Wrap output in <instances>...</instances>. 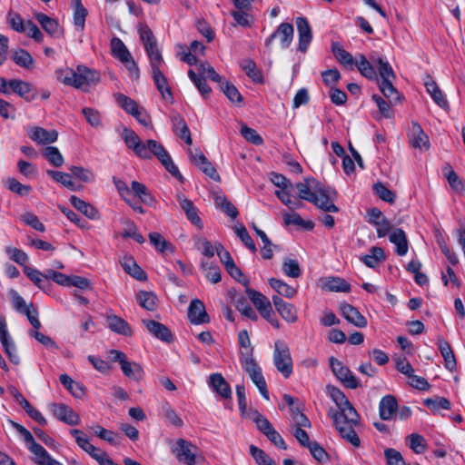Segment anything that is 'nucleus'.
Here are the masks:
<instances>
[{
  "instance_id": "obj_9",
  "label": "nucleus",
  "mask_w": 465,
  "mask_h": 465,
  "mask_svg": "<svg viewBox=\"0 0 465 465\" xmlns=\"http://www.w3.org/2000/svg\"><path fill=\"white\" fill-rule=\"evenodd\" d=\"M330 367L336 376L347 388L349 389H356L360 386V383L357 378L353 375V373L350 371L348 367H346L341 361L337 360L334 357H331L330 360Z\"/></svg>"
},
{
  "instance_id": "obj_59",
  "label": "nucleus",
  "mask_w": 465,
  "mask_h": 465,
  "mask_svg": "<svg viewBox=\"0 0 465 465\" xmlns=\"http://www.w3.org/2000/svg\"><path fill=\"white\" fill-rule=\"evenodd\" d=\"M132 191L139 197L144 203H150L153 198L148 191L147 187L137 181H133L131 183Z\"/></svg>"
},
{
  "instance_id": "obj_43",
  "label": "nucleus",
  "mask_w": 465,
  "mask_h": 465,
  "mask_svg": "<svg viewBox=\"0 0 465 465\" xmlns=\"http://www.w3.org/2000/svg\"><path fill=\"white\" fill-rule=\"evenodd\" d=\"M269 283H270V286L279 294V295H282V296H284L286 298H292L295 296L296 294V290L287 284L286 282L281 281V280H278V279H275V278H271L269 280Z\"/></svg>"
},
{
  "instance_id": "obj_47",
  "label": "nucleus",
  "mask_w": 465,
  "mask_h": 465,
  "mask_svg": "<svg viewBox=\"0 0 465 465\" xmlns=\"http://www.w3.org/2000/svg\"><path fill=\"white\" fill-rule=\"evenodd\" d=\"M246 294L259 312L271 303L270 300L265 295L253 289L247 288Z\"/></svg>"
},
{
  "instance_id": "obj_25",
  "label": "nucleus",
  "mask_w": 465,
  "mask_h": 465,
  "mask_svg": "<svg viewBox=\"0 0 465 465\" xmlns=\"http://www.w3.org/2000/svg\"><path fill=\"white\" fill-rule=\"evenodd\" d=\"M173 130L176 135L185 142L186 144L191 145L193 143L191 132L184 119L175 114L172 117Z\"/></svg>"
},
{
  "instance_id": "obj_60",
  "label": "nucleus",
  "mask_w": 465,
  "mask_h": 465,
  "mask_svg": "<svg viewBox=\"0 0 465 465\" xmlns=\"http://www.w3.org/2000/svg\"><path fill=\"white\" fill-rule=\"evenodd\" d=\"M94 433L97 437L114 446L120 444V436L112 430L103 428L102 426H96Z\"/></svg>"
},
{
  "instance_id": "obj_8",
  "label": "nucleus",
  "mask_w": 465,
  "mask_h": 465,
  "mask_svg": "<svg viewBox=\"0 0 465 465\" xmlns=\"http://www.w3.org/2000/svg\"><path fill=\"white\" fill-rule=\"evenodd\" d=\"M96 80V74L86 67H77L76 71H68L63 83L67 85L74 86L75 88H83L89 83Z\"/></svg>"
},
{
  "instance_id": "obj_5",
  "label": "nucleus",
  "mask_w": 465,
  "mask_h": 465,
  "mask_svg": "<svg viewBox=\"0 0 465 465\" xmlns=\"http://www.w3.org/2000/svg\"><path fill=\"white\" fill-rule=\"evenodd\" d=\"M244 371L249 375L252 381L256 385L260 393L265 400H269V391L261 367L257 364L251 354L245 353L242 361L240 362Z\"/></svg>"
},
{
  "instance_id": "obj_41",
  "label": "nucleus",
  "mask_w": 465,
  "mask_h": 465,
  "mask_svg": "<svg viewBox=\"0 0 465 465\" xmlns=\"http://www.w3.org/2000/svg\"><path fill=\"white\" fill-rule=\"evenodd\" d=\"M121 370L126 377L134 381H140L143 377V368L139 363L134 361H129L127 360L122 364Z\"/></svg>"
},
{
  "instance_id": "obj_29",
  "label": "nucleus",
  "mask_w": 465,
  "mask_h": 465,
  "mask_svg": "<svg viewBox=\"0 0 465 465\" xmlns=\"http://www.w3.org/2000/svg\"><path fill=\"white\" fill-rule=\"evenodd\" d=\"M70 203L77 211H79L80 213L84 214L89 219H91V220L99 219L98 210L96 208H94L93 205H91L90 203L80 199L79 197H77L75 195H72L70 197Z\"/></svg>"
},
{
  "instance_id": "obj_53",
  "label": "nucleus",
  "mask_w": 465,
  "mask_h": 465,
  "mask_svg": "<svg viewBox=\"0 0 465 465\" xmlns=\"http://www.w3.org/2000/svg\"><path fill=\"white\" fill-rule=\"evenodd\" d=\"M201 269L204 272L206 279L212 283H217L221 281L222 275L218 266L209 264L207 262H202Z\"/></svg>"
},
{
  "instance_id": "obj_45",
  "label": "nucleus",
  "mask_w": 465,
  "mask_h": 465,
  "mask_svg": "<svg viewBox=\"0 0 465 465\" xmlns=\"http://www.w3.org/2000/svg\"><path fill=\"white\" fill-rule=\"evenodd\" d=\"M145 52L150 61L151 71L161 69L164 62L158 45L147 47Z\"/></svg>"
},
{
  "instance_id": "obj_2",
  "label": "nucleus",
  "mask_w": 465,
  "mask_h": 465,
  "mask_svg": "<svg viewBox=\"0 0 465 465\" xmlns=\"http://www.w3.org/2000/svg\"><path fill=\"white\" fill-rule=\"evenodd\" d=\"M292 188L297 191L300 200L308 201L328 213L339 211L331 202V189L324 187L314 178H305L303 182L295 183Z\"/></svg>"
},
{
  "instance_id": "obj_7",
  "label": "nucleus",
  "mask_w": 465,
  "mask_h": 465,
  "mask_svg": "<svg viewBox=\"0 0 465 465\" xmlns=\"http://www.w3.org/2000/svg\"><path fill=\"white\" fill-rule=\"evenodd\" d=\"M111 49L113 55L122 63L125 64L129 71L134 73L136 77H138L139 68L124 42L118 37L112 38Z\"/></svg>"
},
{
  "instance_id": "obj_12",
  "label": "nucleus",
  "mask_w": 465,
  "mask_h": 465,
  "mask_svg": "<svg viewBox=\"0 0 465 465\" xmlns=\"http://www.w3.org/2000/svg\"><path fill=\"white\" fill-rule=\"evenodd\" d=\"M299 44L298 50L302 53H306L308 47L312 40V31L308 20L303 16H299L295 20Z\"/></svg>"
},
{
  "instance_id": "obj_26",
  "label": "nucleus",
  "mask_w": 465,
  "mask_h": 465,
  "mask_svg": "<svg viewBox=\"0 0 465 465\" xmlns=\"http://www.w3.org/2000/svg\"><path fill=\"white\" fill-rule=\"evenodd\" d=\"M108 328L118 334L131 336L132 329L128 322L116 315H109L106 318Z\"/></svg>"
},
{
  "instance_id": "obj_51",
  "label": "nucleus",
  "mask_w": 465,
  "mask_h": 465,
  "mask_svg": "<svg viewBox=\"0 0 465 465\" xmlns=\"http://www.w3.org/2000/svg\"><path fill=\"white\" fill-rule=\"evenodd\" d=\"M141 41L143 43L144 49L157 45L156 38L153 31L145 24L140 25L138 29Z\"/></svg>"
},
{
  "instance_id": "obj_38",
  "label": "nucleus",
  "mask_w": 465,
  "mask_h": 465,
  "mask_svg": "<svg viewBox=\"0 0 465 465\" xmlns=\"http://www.w3.org/2000/svg\"><path fill=\"white\" fill-rule=\"evenodd\" d=\"M215 205L224 212L232 219H235L238 215L237 208L227 199L223 193L214 195Z\"/></svg>"
},
{
  "instance_id": "obj_17",
  "label": "nucleus",
  "mask_w": 465,
  "mask_h": 465,
  "mask_svg": "<svg viewBox=\"0 0 465 465\" xmlns=\"http://www.w3.org/2000/svg\"><path fill=\"white\" fill-rule=\"evenodd\" d=\"M188 318L193 324L209 322L210 319L202 301L195 299L191 302L188 308Z\"/></svg>"
},
{
  "instance_id": "obj_40",
  "label": "nucleus",
  "mask_w": 465,
  "mask_h": 465,
  "mask_svg": "<svg viewBox=\"0 0 465 465\" xmlns=\"http://www.w3.org/2000/svg\"><path fill=\"white\" fill-rule=\"evenodd\" d=\"M59 381L63 384V386L65 387L72 393L74 397L79 399L84 397V387L80 383L74 381L69 375L61 374L59 377Z\"/></svg>"
},
{
  "instance_id": "obj_50",
  "label": "nucleus",
  "mask_w": 465,
  "mask_h": 465,
  "mask_svg": "<svg viewBox=\"0 0 465 465\" xmlns=\"http://www.w3.org/2000/svg\"><path fill=\"white\" fill-rule=\"evenodd\" d=\"M149 240L158 252L162 253H164L167 251H170L171 252H173L172 244L168 242L159 232H151L149 234Z\"/></svg>"
},
{
  "instance_id": "obj_46",
  "label": "nucleus",
  "mask_w": 465,
  "mask_h": 465,
  "mask_svg": "<svg viewBox=\"0 0 465 465\" xmlns=\"http://www.w3.org/2000/svg\"><path fill=\"white\" fill-rule=\"evenodd\" d=\"M140 306L147 311H153L156 308V296L152 292L141 291L136 296Z\"/></svg>"
},
{
  "instance_id": "obj_36",
  "label": "nucleus",
  "mask_w": 465,
  "mask_h": 465,
  "mask_svg": "<svg viewBox=\"0 0 465 465\" xmlns=\"http://www.w3.org/2000/svg\"><path fill=\"white\" fill-rule=\"evenodd\" d=\"M355 66H357L361 74L367 79L372 80L377 78V73L374 66L365 57V55L360 54L356 56Z\"/></svg>"
},
{
  "instance_id": "obj_6",
  "label": "nucleus",
  "mask_w": 465,
  "mask_h": 465,
  "mask_svg": "<svg viewBox=\"0 0 465 465\" xmlns=\"http://www.w3.org/2000/svg\"><path fill=\"white\" fill-rule=\"evenodd\" d=\"M327 391L331 400L335 402L340 415L346 416L352 421L357 418V411L348 401L344 393L334 386H327Z\"/></svg>"
},
{
  "instance_id": "obj_14",
  "label": "nucleus",
  "mask_w": 465,
  "mask_h": 465,
  "mask_svg": "<svg viewBox=\"0 0 465 465\" xmlns=\"http://www.w3.org/2000/svg\"><path fill=\"white\" fill-rule=\"evenodd\" d=\"M9 88L20 97L25 99L26 102H32L36 99L38 92L35 88L28 82L11 79L9 80Z\"/></svg>"
},
{
  "instance_id": "obj_57",
  "label": "nucleus",
  "mask_w": 465,
  "mask_h": 465,
  "mask_svg": "<svg viewBox=\"0 0 465 465\" xmlns=\"http://www.w3.org/2000/svg\"><path fill=\"white\" fill-rule=\"evenodd\" d=\"M284 222L286 225H298L306 230H312L314 226V223L312 221H304L298 213H285L283 215Z\"/></svg>"
},
{
  "instance_id": "obj_22",
  "label": "nucleus",
  "mask_w": 465,
  "mask_h": 465,
  "mask_svg": "<svg viewBox=\"0 0 465 465\" xmlns=\"http://www.w3.org/2000/svg\"><path fill=\"white\" fill-rule=\"evenodd\" d=\"M321 287L329 292H349L351 285L340 277H326L321 280Z\"/></svg>"
},
{
  "instance_id": "obj_23",
  "label": "nucleus",
  "mask_w": 465,
  "mask_h": 465,
  "mask_svg": "<svg viewBox=\"0 0 465 465\" xmlns=\"http://www.w3.org/2000/svg\"><path fill=\"white\" fill-rule=\"evenodd\" d=\"M424 85L427 92L430 94L433 101L441 108L446 109L449 106L448 101L446 100L443 93L439 88L436 82L430 76L427 75Z\"/></svg>"
},
{
  "instance_id": "obj_55",
  "label": "nucleus",
  "mask_w": 465,
  "mask_h": 465,
  "mask_svg": "<svg viewBox=\"0 0 465 465\" xmlns=\"http://www.w3.org/2000/svg\"><path fill=\"white\" fill-rule=\"evenodd\" d=\"M6 21L9 26L18 33L25 32V23L21 15L12 10H9L6 15Z\"/></svg>"
},
{
  "instance_id": "obj_63",
  "label": "nucleus",
  "mask_w": 465,
  "mask_h": 465,
  "mask_svg": "<svg viewBox=\"0 0 465 465\" xmlns=\"http://www.w3.org/2000/svg\"><path fill=\"white\" fill-rule=\"evenodd\" d=\"M425 406H427L432 411H439L440 409L450 410V402L444 397H436L435 399H426L424 401Z\"/></svg>"
},
{
  "instance_id": "obj_11",
  "label": "nucleus",
  "mask_w": 465,
  "mask_h": 465,
  "mask_svg": "<svg viewBox=\"0 0 465 465\" xmlns=\"http://www.w3.org/2000/svg\"><path fill=\"white\" fill-rule=\"evenodd\" d=\"M294 29L289 23H282L277 29L265 40V46L271 49L272 42L275 38L280 41L282 49H287L293 39Z\"/></svg>"
},
{
  "instance_id": "obj_64",
  "label": "nucleus",
  "mask_w": 465,
  "mask_h": 465,
  "mask_svg": "<svg viewBox=\"0 0 465 465\" xmlns=\"http://www.w3.org/2000/svg\"><path fill=\"white\" fill-rule=\"evenodd\" d=\"M250 452L259 465H276V463L262 450L254 445L250 446Z\"/></svg>"
},
{
  "instance_id": "obj_10",
  "label": "nucleus",
  "mask_w": 465,
  "mask_h": 465,
  "mask_svg": "<svg viewBox=\"0 0 465 465\" xmlns=\"http://www.w3.org/2000/svg\"><path fill=\"white\" fill-rule=\"evenodd\" d=\"M198 448L183 439H178L176 445L173 449L178 461L186 465H194L196 463V451Z\"/></svg>"
},
{
  "instance_id": "obj_31",
  "label": "nucleus",
  "mask_w": 465,
  "mask_h": 465,
  "mask_svg": "<svg viewBox=\"0 0 465 465\" xmlns=\"http://www.w3.org/2000/svg\"><path fill=\"white\" fill-rule=\"evenodd\" d=\"M35 18L41 25L43 29L51 36L57 37L60 35V26L58 22L43 13L35 15Z\"/></svg>"
},
{
  "instance_id": "obj_33",
  "label": "nucleus",
  "mask_w": 465,
  "mask_h": 465,
  "mask_svg": "<svg viewBox=\"0 0 465 465\" xmlns=\"http://www.w3.org/2000/svg\"><path fill=\"white\" fill-rule=\"evenodd\" d=\"M13 62L18 66L26 70H33L35 65V61L28 51L19 48L14 51L12 54Z\"/></svg>"
},
{
  "instance_id": "obj_58",
  "label": "nucleus",
  "mask_w": 465,
  "mask_h": 465,
  "mask_svg": "<svg viewBox=\"0 0 465 465\" xmlns=\"http://www.w3.org/2000/svg\"><path fill=\"white\" fill-rule=\"evenodd\" d=\"M116 101L127 114L134 115L139 111L136 102L124 94H118Z\"/></svg>"
},
{
  "instance_id": "obj_48",
  "label": "nucleus",
  "mask_w": 465,
  "mask_h": 465,
  "mask_svg": "<svg viewBox=\"0 0 465 465\" xmlns=\"http://www.w3.org/2000/svg\"><path fill=\"white\" fill-rule=\"evenodd\" d=\"M43 155L54 167H60L64 163V157L57 147L47 146L43 151Z\"/></svg>"
},
{
  "instance_id": "obj_49",
  "label": "nucleus",
  "mask_w": 465,
  "mask_h": 465,
  "mask_svg": "<svg viewBox=\"0 0 465 465\" xmlns=\"http://www.w3.org/2000/svg\"><path fill=\"white\" fill-rule=\"evenodd\" d=\"M220 89L232 103L241 104L242 102V94L232 84L223 82L220 85Z\"/></svg>"
},
{
  "instance_id": "obj_42",
  "label": "nucleus",
  "mask_w": 465,
  "mask_h": 465,
  "mask_svg": "<svg viewBox=\"0 0 465 465\" xmlns=\"http://www.w3.org/2000/svg\"><path fill=\"white\" fill-rule=\"evenodd\" d=\"M411 142L412 146L415 148H428L429 137L422 131L420 125L417 123L412 124V137Z\"/></svg>"
},
{
  "instance_id": "obj_15",
  "label": "nucleus",
  "mask_w": 465,
  "mask_h": 465,
  "mask_svg": "<svg viewBox=\"0 0 465 465\" xmlns=\"http://www.w3.org/2000/svg\"><path fill=\"white\" fill-rule=\"evenodd\" d=\"M272 302L276 311L283 320L289 323H294L297 322L298 312L296 308L292 303L284 302L278 295L272 296Z\"/></svg>"
},
{
  "instance_id": "obj_27",
  "label": "nucleus",
  "mask_w": 465,
  "mask_h": 465,
  "mask_svg": "<svg viewBox=\"0 0 465 465\" xmlns=\"http://www.w3.org/2000/svg\"><path fill=\"white\" fill-rule=\"evenodd\" d=\"M331 52L340 64L349 70H353L356 59L353 58L351 53L344 50L338 43H332Z\"/></svg>"
},
{
  "instance_id": "obj_24",
  "label": "nucleus",
  "mask_w": 465,
  "mask_h": 465,
  "mask_svg": "<svg viewBox=\"0 0 465 465\" xmlns=\"http://www.w3.org/2000/svg\"><path fill=\"white\" fill-rule=\"evenodd\" d=\"M209 379L211 387L217 394L223 399H230L232 397L231 387L221 373H213Z\"/></svg>"
},
{
  "instance_id": "obj_62",
  "label": "nucleus",
  "mask_w": 465,
  "mask_h": 465,
  "mask_svg": "<svg viewBox=\"0 0 465 465\" xmlns=\"http://www.w3.org/2000/svg\"><path fill=\"white\" fill-rule=\"evenodd\" d=\"M410 448L417 454L423 453L426 449V440L423 436L412 433L408 437Z\"/></svg>"
},
{
  "instance_id": "obj_4",
  "label": "nucleus",
  "mask_w": 465,
  "mask_h": 465,
  "mask_svg": "<svg viewBox=\"0 0 465 465\" xmlns=\"http://www.w3.org/2000/svg\"><path fill=\"white\" fill-rule=\"evenodd\" d=\"M273 363L284 378H289L292 373V359L290 348L284 341L277 340L274 342Z\"/></svg>"
},
{
  "instance_id": "obj_37",
  "label": "nucleus",
  "mask_w": 465,
  "mask_h": 465,
  "mask_svg": "<svg viewBox=\"0 0 465 465\" xmlns=\"http://www.w3.org/2000/svg\"><path fill=\"white\" fill-rule=\"evenodd\" d=\"M393 80L381 81L379 88L384 97L389 100L391 104H395L401 101V96L393 86Z\"/></svg>"
},
{
  "instance_id": "obj_52",
  "label": "nucleus",
  "mask_w": 465,
  "mask_h": 465,
  "mask_svg": "<svg viewBox=\"0 0 465 465\" xmlns=\"http://www.w3.org/2000/svg\"><path fill=\"white\" fill-rule=\"evenodd\" d=\"M234 232L236 235L240 238L242 243L252 252H255L257 251L254 242L247 232L245 226L243 224H237L234 226Z\"/></svg>"
},
{
  "instance_id": "obj_39",
  "label": "nucleus",
  "mask_w": 465,
  "mask_h": 465,
  "mask_svg": "<svg viewBox=\"0 0 465 465\" xmlns=\"http://www.w3.org/2000/svg\"><path fill=\"white\" fill-rule=\"evenodd\" d=\"M87 14V9L83 5L82 0H74V25L77 31H84Z\"/></svg>"
},
{
  "instance_id": "obj_30",
  "label": "nucleus",
  "mask_w": 465,
  "mask_h": 465,
  "mask_svg": "<svg viewBox=\"0 0 465 465\" xmlns=\"http://www.w3.org/2000/svg\"><path fill=\"white\" fill-rule=\"evenodd\" d=\"M437 345L441 353V356L444 359L445 367L450 371L456 370V358L450 343L443 339H439Z\"/></svg>"
},
{
  "instance_id": "obj_54",
  "label": "nucleus",
  "mask_w": 465,
  "mask_h": 465,
  "mask_svg": "<svg viewBox=\"0 0 465 465\" xmlns=\"http://www.w3.org/2000/svg\"><path fill=\"white\" fill-rule=\"evenodd\" d=\"M373 192L381 200L384 202L389 203H393L395 202V193L387 188L382 183H375L373 185Z\"/></svg>"
},
{
  "instance_id": "obj_32",
  "label": "nucleus",
  "mask_w": 465,
  "mask_h": 465,
  "mask_svg": "<svg viewBox=\"0 0 465 465\" xmlns=\"http://www.w3.org/2000/svg\"><path fill=\"white\" fill-rule=\"evenodd\" d=\"M371 60L378 69L379 75L381 76V81L395 79L396 76L393 72V69L387 60L383 59L381 56L375 57V55L373 54L371 55Z\"/></svg>"
},
{
  "instance_id": "obj_1",
  "label": "nucleus",
  "mask_w": 465,
  "mask_h": 465,
  "mask_svg": "<svg viewBox=\"0 0 465 465\" xmlns=\"http://www.w3.org/2000/svg\"><path fill=\"white\" fill-rule=\"evenodd\" d=\"M122 137L126 146L133 150L138 157L150 159L154 155L173 176L180 182L183 181V177L179 172L178 167L174 164L170 154L159 142L150 139L143 143L134 131L127 128L124 130Z\"/></svg>"
},
{
  "instance_id": "obj_13",
  "label": "nucleus",
  "mask_w": 465,
  "mask_h": 465,
  "mask_svg": "<svg viewBox=\"0 0 465 465\" xmlns=\"http://www.w3.org/2000/svg\"><path fill=\"white\" fill-rule=\"evenodd\" d=\"M50 410L54 417L68 425H77L80 422L79 415L64 403H53L50 405Z\"/></svg>"
},
{
  "instance_id": "obj_16",
  "label": "nucleus",
  "mask_w": 465,
  "mask_h": 465,
  "mask_svg": "<svg viewBox=\"0 0 465 465\" xmlns=\"http://www.w3.org/2000/svg\"><path fill=\"white\" fill-rule=\"evenodd\" d=\"M142 322L147 331L155 338L165 342H171L173 341V334L171 331L163 323L153 320H143Z\"/></svg>"
},
{
  "instance_id": "obj_21",
  "label": "nucleus",
  "mask_w": 465,
  "mask_h": 465,
  "mask_svg": "<svg viewBox=\"0 0 465 465\" xmlns=\"http://www.w3.org/2000/svg\"><path fill=\"white\" fill-rule=\"evenodd\" d=\"M30 138L41 144L54 143L58 138V133L55 130H46L43 127H35L32 129Z\"/></svg>"
},
{
  "instance_id": "obj_34",
  "label": "nucleus",
  "mask_w": 465,
  "mask_h": 465,
  "mask_svg": "<svg viewBox=\"0 0 465 465\" xmlns=\"http://www.w3.org/2000/svg\"><path fill=\"white\" fill-rule=\"evenodd\" d=\"M121 265L126 273L139 281L146 280L145 272L136 263L133 257H124Z\"/></svg>"
},
{
  "instance_id": "obj_3",
  "label": "nucleus",
  "mask_w": 465,
  "mask_h": 465,
  "mask_svg": "<svg viewBox=\"0 0 465 465\" xmlns=\"http://www.w3.org/2000/svg\"><path fill=\"white\" fill-rule=\"evenodd\" d=\"M328 416L332 420L335 429L338 430L343 440L351 443L355 448L361 446V440L354 429L360 424L361 420L360 415L358 413L357 418H353V420L351 421L349 418L340 415L338 411L331 408L328 411Z\"/></svg>"
},
{
  "instance_id": "obj_35",
  "label": "nucleus",
  "mask_w": 465,
  "mask_h": 465,
  "mask_svg": "<svg viewBox=\"0 0 465 465\" xmlns=\"http://www.w3.org/2000/svg\"><path fill=\"white\" fill-rule=\"evenodd\" d=\"M24 273L42 291L47 292L51 288V283L44 279V274L39 270L25 266Z\"/></svg>"
},
{
  "instance_id": "obj_28",
  "label": "nucleus",
  "mask_w": 465,
  "mask_h": 465,
  "mask_svg": "<svg viewBox=\"0 0 465 465\" xmlns=\"http://www.w3.org/2000/svg\"><path fill=\"white\" fill-rule=\"evenodd\" d=\"M391 242L396 245V252L400 256H403L408 252V239L405 232L397 228L391 234H389Z\"/></svg>"
},
{
  "instance_id": "obj_19",
  "label": "nucleus",
  "mask_w": 465,
  "mask_h": 465,
  "mask_svg": "<svg viewBox=\"0 0 465 465\" xmlns=\"http://www.w3.org/2000/svg\"><path fill=\"white\" fill-rule=\"evenodd\" d=\"M398 403L392 395H386L381 398L379 403V414L382 420H390L397 414Z\"/></svg>"
},
{
  "instance_id": "obj_61",
  "label": "nucleus",
  "mask_w": 465,
  "mask_h": 465,
  "mask_svg": "<svg viewBox=\"0 0 465 465\" xmlns=\"http://www.w3.org/2000/svg\"><path fill=\"white\" fill-rule=\"evenodd\" d=\"M198 71L201 76H203L205 79L209 78L213 82L219 83L220 85L222 84V83H223L220 74L209 64L201 63L198 66Z\"/></svg>"
},
{
  "instance_id": "obj_56",
  "label": "nucleus",
  "mask_w": 465,
  "mask_h": 465,
  "mask_svg": "<svg viewBox=\"0 0 465 465\" xmlns=\"http://www.w3.org/2000/svg\"><path fill=\"white\" fill-rule=\"evenodd\" d=\"M46 173L50 177H52L55 182L61 183L64 187H66L70 190H74V183L72 181L70 174H68L66 173L59 172V171H54V170H47Z\"/></svg>"
},
{
  "instance_id": "obj_20",
  "label": "nucleus",
  "mask_w": 465,
  "mask_h": 465,
  "mask_svg": "<svg viewBox=\"0 0 465 465\" xmlns=\"http://www.w3.org/2000/svg\"><path fill=\"white\" fill-rule=\"evenodd\" d=\"M152 77L163 99L167 101H173V93L168 84V80L166 76L163 74L161 69L152 71Z\"/></svg>"
},
{
  "instance_id": "obj_18",
  "label": "nucleus",
  "mask_w": 465,
  "mask_h": 465,
  "mask_svg": "<svg viewBox=\"0 0 465 465\" xmlns=\"http://www.w3.org/2000/svg\"><path fill=\"white\" fill-rule=\"evenodd\" d=\"M340 310L342 316L351 324L359 328H364L367 326L366 318L352 305L349 303H341Z\"/></svg>"
},
{
  "instance_id": "obj_44",
  "label": "nucleus",
  "mask_w": 465,
  "mask_h": 465,
  "mask_svg": "<svg viewBox=\"0 0 465 465\" xmlns=\"http://www.w3.org/2000/svg\"><path fill=\"white\" fill-rule=\"evenodd\" d=\"M384 260V252L380 247H372L370 253L361 258V261L370 268L377 267Z\"/></svg>"
}]
</instances>
